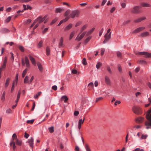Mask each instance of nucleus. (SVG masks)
Returning <instances> with one entry per match:
<instances>
[{
    "instance_id": "obj_1",
    "label": "nucleus",
    "mask_w": 151,
    "mask_h": 151,
    "mask_svg": "<svg viewBox=\"0 0 151 151\" xmlns=\"http://www.w3.org/2000/svg\"><path fill=\"white\" fill-rule=\"evenodd\" d=\"M146 118L147 121L145 122L146 128L147 129L151 128V108L147 111L146 115Z\"/></svg>"
},
{
    "instance_id": "obj_2",
    "label": "nucleus",
    "mask_w": 151,
    "mask_h": 151,
    "mask_svg": "<svg viewBox=\"0 0 151 151\" xmlns=\"http://www.w3.org/2000/svg\"><path fill=\"white\" fill-rule=\"evenodd\" d=\"M80 14V12L78 10H74L72 11L70 15V17L74 18L75 17H78Z\"/></svg>"
},
{
    "instance_id": "obj_3",
    "label": "nucleus",
    "mask_w": 151,
    "mask_h": 151,
    "mask_svg": "<svg viewBox=\"0 0 151 151\" xmlns=\"http://www.w3.org/2000/svg\"><path fill=\"white\" fill-rule=\"evenodd\" d=\"M22 65L24 66L25 65V64L27 67L29 68V67L30 65L29 63V59L27 57H25V60L23 59L22 60Z\"/></svg>"
},
{
    "instance_id": "obj_4",
    "label": "nucleus",
    "mask_w": 151,
    "mask_h": 151,
    "mask_svg": "<svg viewBox=\"0 0 151 151\" xmlns=\"http://www.w3.org/2000/svg\"><path fill=\"white\" fill-rule=\"evenodd\" d=\"M47 17V15L43 17H39L35 19V21L36 23H38L39 24L44 21Z\"/></svg>"
},
{
    "instance_id": "obj_5",
    "label": "nucleus",
    "mask_w": 151,
    "mask_h": 151,
    "mask_svg": "<svg viewBox=\"0 0 151 151\" xmlns=\"http://www.w3.org/2000/svg\"><path fill=\"white\" fill-rule=\"evenodd\" d=\"M139 8L140 7L139 6H134L131 10V12L132 13L134 14H139L140 12L139 10Z\"/></svg>"
},
{
    "instance_id": "obj_6",
    "label": "nucleus",
    "mask_w": 151,
    "mask_h": 151,
    "mask_svg": "<svg viewBox=\"0 0 151 151\" xmlns=\"http://www.w3.org/2000/svg\"><path fill=\"white\" fill-rule=\"evenodd\" d=\"M137 55H145L146 58H151V53L147 52H140L136 54Z\"/></svg>"
},
{
    "instance_id": "obj_7",
    "label": "nucleus",
    "mask_w": 151,
    "mask_h": 151,
    "mask_svg": "<svg viewBox=\"0 0 151 151\" xmlns=\"http://www.w3.org/2000/svg\"><path fill=\"white\" fill-rule=\"evenodd\" d=\"M111 35V32H110L109 34L107 33L104 36L105 39L103 42L104 44L105 43L110 39Z\"/></svg>"
},
{
    "instance_id": "obj_8",
    "label": "nucleus",
    "mask_w": 151,
    "mask_h": 151,
    "mask_svg": "<svg viewBox=\"0 0 151 151\" xmlns=\"http://www.w3.org/2000/svg\"><path fill=\"white\" fill-rule=\"evenodd\" d=\"M7 60V58L6 57L4 58V60L3 64V65L1 66L0 68V73H1V71L2 70L4 69L6 67V64Z\"/></svg>"
},
{
    "instance_id": "obj_9",
    "label": "nucleus",
    "mask_w": 151,
    "mask_h": 151,
    "mask_svg": "<svg viewBox=\"0 0 151 151\" xmlns=\"http://www.w3.org/2000/svg\"><path fill=\"white\" fill-rule=\"evenodd\" d=\"M133 111L135 114H138L140 113V109L139 107H134L133 108Z\"/></svg>"
},
{
    "instance_id": "obj_10",
    "label": "nucleus",
    "mask_w": 151,
    "mask_h": 151,
    "mask_svg": "<svg viewBox=\"0 0 151 151\" xmlns=\"http://www.w3.org/2000/svg\"><path fill=\"white\" fill-rule=\"evenodd\" d=\"M33 142L34 139L32 137L29 139L27 142H28L29 143V146L32 148H33Z\"/></svg>"
},
{
    "instance_id": "obj_11",
    "label": "nucleus",
    "mask_w": 151,
    "mask_h": 151,
    "mask_svg": "<svg viewBox=\"0 0 151 151\" xmlns=\"http://www.w3.org/2000/svg\"><path fill=\"white\" fill-rule=\"evenodd\" d=\"M145 29L144 27H141L137 28L134 30L133 32L134 33H137L142 31Z\"/></svg>"
},
{
    "instance_id": "obj_12",
    "label": "nucleus",
    "mask_w": 151,
    "mask_h": 151,
    "mask_svg": "<svg viewBox=\"0 0 151 151\" xmlns=\"http://www.w3.org/2000/svg\"><path fill=\"white\" fill-rule=\"evenodd\" d=\"M105 81L106 84L108 85H110L111 84V81L108 76H105Z\"/></svg>"
},
{
    "instance_id": "obj_13",
    "label": "nucleus",
    "mask_w": 151,
    "mask_h": 151,
    "mask_svg": "<svg viewBox=\"0 0 151 151\" xmlns=\"http://www.w3.org/2000/svg\"><path fill=\"white\" fill-rule=\"evenodd\" d=\"M63 44V37H61L60 40V42L59 43L58 47L60 48L64 46Z\"/></svg>"
},
{
    "instance_id": "obj_14",
    "label": "nucleus",
    "mask_w": 151,
    "mask_h": 151,
    "mask_svg": "<svg viewBox=\"0 0 151 151\" xmlns=\"http://www.w3.org/2000/svg\"><path fill=\"white\" fill-rule=\"evenodd\" d=\"M146 19V17H143L139 18H138L136 19H135L134 22L136 23L142 21Z\"/></svg>"
},
{
    "instance_id": "obj_15",
    "label": "nucleus",
    "mask_w": 151,
    "mask_h": 151,
    "mask_svg": "<svg viewBox=\"0 0 151 151\" xmlns=\"http://www.w3.org/2000/svg\"><path fill=\"white\" fill-rule=\"evenodd\" d=\"M135 120L137 123H141L144 121V119L141 117H140L136 118Z\"/></svg>"
},
{
    "instance_id": "obj_16",
    "label": "nucleus",
    "mask_w": 151,
    "mask_h": 151,
    "mask_svg": "<svg viewBox=\"0 0 151 151\" xmlns=\"http://www.w3.org/2000/svg\"><path fill=\"white\" fill-rule=\"evenodd\" d=\"M29 57L30 60L33 64L34 65H36V62L35 59L31 55H29Z\"/></svg>"
},
{
    "instance_id": "obj_17",
    "label": "nucleus",
    "mask_w": 151,
    "mask_h": 151,
    "mask_svg": "<svg viewBox=\"0 0 151 151\" xmlns=\"http://www.w3.org/2000/svg\"><path fill=\"white\" fill-rule=\"evenodd\" d=\"M149 33L148 32H145L142 33L140 35V37H145L149 36Z\"/></svg>"
},
{
    "instance_id": "obj_18",
    "label": "nucleus",
    "mask_w": 151,
    "mask_h": 151,
    "mask_svg": "<svg viewBox=\"0 0 151 151\" xmlns=\"http://www.w3.org/2000/svg\"><path fill=\"white\" fill-rule=\"evenodd\" d=\"M64 11V9L63 8H58L55 9V12L56 13H60Z\"/></svg>"
},
{
    "instance_id": "obj_19",
    "label": "nucleus",
    "mask_w": 151,
    "mask_h": 151,
    "mask_svg": "<svg viewBox=\"0 0 151 151\" xmlns=\"http://www.w3.org/2000/svg\"><path fill=\"white\" fill-rule=\"evenodd\" d=\"M61 101H64L65 103H66L68 100V99L66 96H63L61 97Z\"/></svg>"
},
{
    "instance_id": "obj_20",
    "label": "nucleus",
    "mask_w": 151,
    "mask_h": 151,
    "mask_svg": "<svg viewBox=\"0 0 151 151\" xmlns=\"http://www.w3.org/2000/svg\"><path fill=\"white\" fill-rule=\"evenodd\" d=\"M37 65L38 66V68L39 69V70L40 72H42L43 70V68L41 63L39 62L37 63Z\"/></svg>"
},
{
    "instance_id": "obj_21",
    "label": "nucleus",
    "mask_w": 151,
    "mask_h": 151,
    "mask_svg": "<svg viewBox=\"0 0 151 151\" xmlns=\"http://www.w3.org/2000/svg\"><path fill=\"white\" fill-rule=\"evenodd\" d=\"M10 78H8L6 79V82H5V84L4 86L5 88H7V87L8 86L9 84V82H10Z\"/></svg>"
},
{
    "instance_id": "obj_22",
    "label": "nucleus",
    "mask_w": 151,
    "mask_h": 151,
    "mask_svg": "<svg viewBox=\"0 0 151 151\" xmlns=\"http://www.w3.org/2000/svg\"><path fill=\"white\" fill-rule=\"evenodd\" d=\"M29 77L28 76H26L24 79V83L29 84Z\"/></svg>"
},
{
    "instance_id": "obj_23",
    "label": "nucleus",
    "mask_w": 151,
    "mask_h": 151,
    "mask_svg": "<svg viewBox=\"0 0 151 151\" xmlns=\"http://www.w3.org/2000/svg\"><path fill=\"white\" fill-rule=\"evenodd\" d=\"M10 145L11 146H12V145L13 149L14 150L16 147L15 142L11 141L10 143Z\"/></svg>"
},
{
    "instance_id": "obj_24",
    "label": "nucleus",
    "mask_w": 151,
    "mask_h": 151,
    "mask_svg": "<svg viewBox=\"0 0 151 151\" xmlns=\"http://www.w3.org/2000/svg\"><path fill=\"white\" fill-rule=\"evenodd\" d=\"M81 32H80L78 34V35L77 36V37L76 38V39H75L76 40H77L78 41H80V40H81L83 38L80 35H81Z\"/></svg>"
},
{
    "instance_id": "obj_25",
    "label": "nucleus",
    "mask_w": 151,
    "mask_h": 151,
    "mask_svg": "<svg viewBox=\"0 0 151 151\" xmlns=\"http://www.w3.org/2000/svg\"><path fill=\"white\" fill-rule=\"evenodd\" d=\"M141 5L142 6L144 7H150L151 6L150 4L145 3H142Z\"/></svg>"
},
{
    "instance_id": "obj_26",
    "label": "nucleus",
    "mask_w": 151,
    "mask_h": 151,
    "mask_svg": "<svg viewBox=\"0 0 151 151\" xmlns=\"http://www.w3.org/2000/svg\"><path fill=\"white\" fill-rule=\"evenodd\" d=\"M95 29L94 28H93L92 29L89 31L86 34V36H87L91 35Z\"/></svg>"
},
{
    "instance_id": "obj_27",
    "label": "nucleus",
    "mask_w": 151,
    "mask_h": 151,
    "mask_svg": "<svg viewBox=\"0 0 151 151\" xmlns=\"http://www.w3.org/2000/svg\"><path fill=\"white\" fill-rule=\"evenodd\" d=\"M16 144L17 145L21 146L22 144V141L20 140L17 139L15 141Z\"/></svg>"
},
{
    "instance_id": "obj_28",
    "label": "nucleus",
    "mask_w": 151,
    "mask_h": 151,
    "mask_svg": "<svg viewBox=\"0 0 151 151\" xmlns=\"http://www.w3.org/2000/svg\"><path fill=\"white\" fill-rule=\"evenodd\" d=\"M88 86H89L88 89L90 90L91 89L93 88V83L92 82L89 83L88 85Z\"/></svg>"
},
{
    "instance_id": "obj_29",
    "label": "nucleus",
    "mask_w": 151,
    "mask_h": 151,
    "mask_svg": "<svg viewBox=\"0 0 151 151\" xmlns=\"http://www.w3.org/2000/svg\"><path fill=\"white\" fill-rule=\"evenodd\" d=\"M72 24H69L65 28V30L67 31L70 29L72 27Z\"/></svg>"
},
{
    "instance_id": "obj_30",
    "label": "nucleus",
    "mask_w": 151,
    "mask_h": 151,
    "mask_svg": "<svg viewBox=\"0 0 151 151\" xmlns=\"http://www.w3.org/2000/svg\"><path fill=\"white\" fill-rule=\"evenodd\" d=\"M87 27V25L85 24L82 27L81 30V33H82L83 31L85 30Z\"/></svg>"
},
{
    "instance_id": "obj_31",
    "label": "nucleus",
    "mask_w": 151,
    "mask_h": 151,
    "mask_svg": "<svg viewBox=\"0 0 151 151\" xmlns=\"http://www.w3.org/2000/svg\"><path fill=\"white\" fill-rule=\"evenodd\" d=\"M69 18V17H65V18L61 21L60 22V23L61 24H62L63 22H65L66 21H67Z\"/></svg>"
},
{
    "instance_id": "obj_32",
    "label": "nucleus",
    "mask_w": 151,
    "mask_h": 151,
    "mask_svg": "<svg viewBox=\"0 0 151 151\" xmlns=\"http://www.w3.org/2000/svg\"><path fill=\"white\" fill-rule=\"evenodd\" d=\"M69 18V17H65V18L61 21L60 22V23L61 24H62L63 22H65L66 21H67Z\"/></svg>"
},
{
    "instance_id": "obj_33",
    "label": "nucleus",
    "mask_w": 151,
    "mask_h": 151,
    "mask_svg": "<svg viewBox=\"0 0 151 151\" xmlns=\"http://www.w3.org/2000/svg\"><path fill=\"white\" fill-rule=\"evenodd\" d=\"M69 18V17H65V18L61 21L60 22V23L61 24H62L63 22H65L66 21H67Z\"/></svg>"
},
{
    "instance_id": "obj_34",
    "label": "nucleus",
    "mask_w": 151,
    "mask_h": 151,
    "mask_svg": "<svg viewBox=\"0 0 151 151\" xmlns=\"http://www.w3.org/2000/svg\"><path fill=\"white\" fill-rule=\"evenodd\" d=\"M46 54L47 55H50V49L49 47H47L46 49Z\"/></svg>"
},
{
    "instance_id": "obj_35",
    "label": "nucleus",
    "mask_w": 151,
    "mask_h": 151,
    "mask_svg": "<svg viewBox=\"0 0 151 151\" xmlns=\"http://www.w3.org/2000/svg\"><path fill=\"white\" fill-rule=\"evenodd\" d=\"M27 69L26 68L23 72L22 73V77L23 78H24V77L25 75H26L27 72Z\"/></svg>"
},
{
    "instance_id": "obj_36",
    "label": "nucleus",
    "mask_w": 151,
    "mask_h": 151,
    "mask_svg": "<svg viewBox=\"0 0 151 151\" xmlns=\"http://www.w3.org/2000/svg\"><path fill=\"white\" fill-rule=\"evenodd\" d=\"M17 139V135L15 134H14L12 135V139L11 141H14V140L16 139V140Z\"/></svg>"
},
{
    "instance_id": "obj_37",
    "label": "nucleus",
    "mask_w": 151,
    "mask_h": 151,
    "mask_svg": "<svg viewBox=\"0 0 151 151\" xmlns=\"http://www.w3.org/2000/svg\"><path fill=\"white\" fill-rule=\"evenodd\" d=\"M85 148L86 151H91L90 148L88 144H86Z\"/></svg>"
},
{
    "instance_id": "obj_38",
    "label": "nucleus",
    "mask_w": 151,
    "mask_h": 151,
    "mask_svg": "<svg viewBox=\"0 0 151 151\" xmlns=\"http://www.w3.org/2000/svg\"><path fill=\"white\" fill-rule=\"evenodd\" d=\"M70 13V10H68L65 12L64 14V15L66 17H70L68 16V15Z\"/></svg>"
},
{
    "instance_id": "obj_39",
    "label": "nucleus",
    "mask_w": 151,
    "mask_h": 151,
    "mask_svg": "<svg viewBox=\"0 0 151 151\" xmlns=\"http://www.w3.org/2000/svg\"><path fill=\"white\" fill-rule=\"evenodd\" d=\"M41 93L42 92L41 91L38 92L37 94L35 95L34 96V98L35 99H38V97L40 95Z\"/></svg>"
},
{
    "instance_id": "obj_40",
    "label": "nucleus",
    "mask_w": 151,
    "mask_h": 151,
    "mask_svg": "<svg viewBox=\"0 0 151 151\" xmlns=\"http://www.w3.org/2000/svg\"><path fill=\"white\" fill-rule=\"evenodd\" d=\"M54 127L52 126L48 128V129L50 132L52 133L54 131Z\"/></svg>"
},
{
    "instance_id": "obj_41",
    "label": "nucleus",
    "mask_w": 151,
    "mask_h": 151,
    "mask_svg": "<svg viewBox=\"0 0 151 151\" xmlns=\"http://www.w3.org/2000/svg\"><path fill=\"white\" fill-rule=\"evenodd\" d=\"M42 40H41L38 44V47L39 48L41 47L42 46Z\"/></svg>"
},
{
    "instance_id": "obj_42",
    "label": "nucleus",
    "mask_w": 151,
    "mask_h": 151,
    "mask_svg": "<svg viewBox=\"0 0 151 151\" xmlns=\"http://www.w3.org/2000/svg\"><path fill=\"white\" fill-rule=\"evenodd\" d=\"M109 73L110 74L112 73V71L109 66H107L106 67Z\"/></svg>"
},
{
    "instance_id": "obj_43",
    "label": "nucleus",
    "mask_w": 151,
    "mask_h": 151,
    "mask_svg": "<svg viewBox=\"0 0 151 151\" xmlns=\"http://www.w3.org/2000/svg\"><path fill=\"white\" fill-rule=\"evenodd\" d=\"M148 136L147 134H142L141 137L140 138V139H145Z\"/></svg>"
},
{
    "instance_id": "obj_44",
    "label": "nucleus",
    "mask_w": 151,
    "mask_h": 151,
    "mask_svg": "<svg viewBox=\"0 0 151 151\" xmlns=\"http://www.w3.org/2000/svg\"><path fill=\"white\" fill-rule=\"evenodd\" d=\"M116 8L115 7H114L111 9L110 10V12L111 13H113L116 10Z\"/></svg>"
},
{
    "instance_id": "obj_45",
    "label": "nucleus",
    "mask_w": 151,
    "mask_h": 151,
    "mask_svg": "<svg viewBox=\"0 0 151 151\" xmlns=\"http://www.w3.org/2000/svg\"><path fill=\"white\" fill-rule=\"evenodd\" d=\"M75 33L74 31H73V32H72L70 33V38H69L70 40H71L72 38V37L74 36V35H75Z\"/></svg>"
},
{
    "instance_id": "obj_46",
    "label": "nucleus",
    "mask_w": 151,
    "mask_h": 151,
    "mask_svg": "<svg viewBox=\"0 0 151 151\" xmlns=\"http://www.w3.org/2000/svg\"><path fill=\"white\" fill-rule=\"evenodd\" d=\"M91 36H89L87 37L85 40V43L86 44L89 41V40L91 39Z\"/></svg>"
},
{
    "instance_id": "obj_47",
    "label": "nucleus",
    "mask_w": 151,
    "mask_h": 151,
    "mask_svg": "<svg viewBox=\"0 0 151 151\" xmlns=\"http://www.w3.org/2000/svg\"><path fill=\"white\" fill-rule=\"evenodd\" d=\"M102 65L101 63L100 62L98 63L96 66V68L97 69H99Z\"/></svg>"
},
{
    "instance_id": "obj_48",
    "label": "nucleus",
    "mask_w": 151,
    "mask_h": 151,
    "mask_svg": "<svg viewBox=\"0 0 151 151\" xmlns=\"http://www.w3.org/2000/svg\"><path fill=\"white\" fill-rule=\"evenodd\" d=\"M2 32L4 33H6V32H9V30L6 29V28H4L2 29Z\"/></svg>"
},
{
    "instance_id": "obj_49",
    "label": "nucleus",
    "mask_w": 151,
    "mask_h": 151,
    "mask_svg": "<svg viewBox=\"0 0 151 151\" xmlns=\"http://www.w3.org/2000/svg\"><path fill=\"white\" fill-rule=\"evenodd\" d=\"M117 68L119 71L121 73L122 71V69L121 66L119 65H118L117 66Z\"/></svg>"
},
{
    "instance_id": "obj_50",
    "label": "nucleus",
    "mask_w": 151,
    "mask_h": 151,
    "mask_svg": "<svg viewBox=\"0 0 151 151\" xmlns=\"http://www.w3.org/2000/svg\"><path fill=\"white\" fill-rule=\"evenodd\" d=\"M82 63L84 65H86L87 64L86 60L85 58H84L82 61Z\"/></svg>"
},
{
    "instance_id": "obj_51",
    "label": "nucleus",
    "mask_w": 151,
    "mask_h": 151,
    "mask_svg": "<svg viewBox=\"0 0 151 151\" xmlns=\"http://www.w3.org/2000/svg\"><path fill=\"white\" fill-rule=\"evenodd\" d=\"M19 49L22 52H23L24 51V47L22 46H19L18 47Z\"/></svg>"
},
{
    "instance_id": "obj_52",
    "label": "nucleus",
    "mask_w": 151,
    "mask_h": 151,
    "mask_svg": "<svg viewBox=\"0 0 151 151\" xmlns=\"http://www.w3.org/2000/svg\"><path fill=\"white\" fill-rule=\"evenodd\" d=\"M139 63L141 64H146V61L143 60H140L139 61Z\"/></svg>"
},
{
    "instance_id": "obj_53",
    "label": "nucleus",
    "mask_w": 151,
    "mask_h": 151,
    "mask_svg": "<svg viewBox=\"0 0 151 151\" xmlns=\"http://www.w3.org/2000/svg\"><path fill=\"white\" fill-rule=\"evenodd\" d=\"M11 17H8L5 20V22L6 23H8L11 20Z\"/></svg>"
},
{
    "instance_id": "obj_54",
    "label": "nucleus",
    "mask_w": 151,
    "mask_h": 151,
    "mask_svg": "<svg viewBox=\"0 0 151 151\" xmlns=\"http://www.w3.org/2000/svg\"><path fill=\"white\" fill-rule=\"evenodd\" d=\"M6 113L7 114H9L12 113V111L11 109H9L6 110Z\"/></svg>"
},
{
    "instance_id": "obj_55",
    "label": "nucleus",
    "mask_w": 151,
    "mask_h": 151,
    "mask_svg": "<svg viewBox=\"0 0 151 151\" xmlns=\"http://www.w3.org/2000/svg\"><path fill=\"white\" fill-rule=\"evenodd\" d=\"M84 122V120H82V119H80L78 121V124L81 125Z\"/></svg>"
},
{
    "instance_id": "obj_56",
    "label": "nucleus",
    "mask_w": 151,
    "mask_h": 151,
    "mask_svg": "<svg viewBox=\"0 0 151 151\" xmlns=\"http://www.w3.org/2000/svg\"><path fill=\"white\" fill-rule=\"evenodd\" d=\"M103 99V98L102 97H99L98 98H97L96 99V102H97L98 101L102 100Z\"/></svg>"
},
{
    "instance_id": "obj_57",
    "label": "nucleus",
    "mask_w": 151,
    "mask_h": 151,
    "mask_svg": "<svg viewBox=\"0 0 151 151\" xmlns=\"http://www.w3.org/2000/svg\"><path fill=\"white\" fill-rule=\"evenodd\" d=\"M116 55L117 57L119 58H121L122 57L121 53L120 52H116Z\"/></svg>"
},
{
    "instance_id": "obj_58",
    "label": "nucleus",
    "mask_w": 151,
    "mask_h": 151,
    "mask_svg": "<svg viewBox=\"0 0 151 151\" xmlns=\"http://www.w3.org/2000/svg\"><path fill=\"white\" fill-rule=\"evenodd\" d=\"M34 121V119H32L31 120H28L27 122V123H30V124H32L33 123Z\"/></svg>"
},
{
    "instance_id": "obj_59",
    "label": "nucleus",
    "mask_w": 151,
    "mask_h": 151,
    "mask_svg": "<svg viewBox=\"0 0 151 151\" xmlns=\"http://www.w3.org/2000/svg\"><path fill=\"white\" fill-rule=\"evenodd\" d=\"M140 68L139 67H137L134 70V71L136 73L138 72L140 70Z\"/></svg>"
},
{
    "instance_id": "obj_60",
    "label": "nucleus",
    "mask_w": 151,
    "mask_h": 151,
    "mask_svg": "<svg viewBox=\"0 0 151 151\" xmlns=\"http://www.w3.org/2000/svg\"><path fill=\"white\" fill-rule=\"evenodd\" d=\"M58 20V19L57 18L55 19H53L51 23V24H52L55 23Z\"/></svg>"
},
{
    "instance_id": "obj_61",
    "label": "nucleus",
    "mask_w": 151,
    "mask_h": 151,
    "mask_svg": "<svg viewBox=\"0 0 151 151\" xmlns=\"http://www.w3.org/2000/svg\"><path fill=\"white\" fill-rule=\"evenodd\" d=\"M14 84H15V82H13V83H12V86L11 89V91L12 92V91L14 89Z\"/></svg>"
},
{
    "instance_id": "obj_62",
    "label": "nucleus",
    "mask_w": 151,
    "mask_h": 151,
    "mask_svg": "<svg viewBox=\"0 0 151 151\" xmlns=\"http://www.w3.org/2000/svg\"><path fill=\"white\" fill-rule=\"evenodd\" d=\"M130 22V20H127L124 21L123 23V24L125 25L126 24H127L128 23H129Z\"/></svg>"
},
{
    "instance_id": "obj_63",
    "label": "nucleus",
    "mask_w": 151,
    "mask_h": 151,
    "mask_svg": "<svg viewBox=\"0 0 151 151\" xmlns=\"http://www.w3.org/2000/svg\"><path fill=\"white\" fill-rule=\"evenodd\" d=\"M134 151H144V150L143 149H141L139 148H138L135 149Z\"/></svg>"
},
{
    "instance_id": "obj_64",
    "label": "nucleus",
    "mask_w": 151,
    "mask_h": 151,
    "mask_svg": "<svg viewBox=\"0 0 151 151\" xmlns=\"http://www.w3.org/2000/svg\"><path fill=\"white\" fill-rule=\"evenodd\" d=\"M103 29L102 28V29L99 32V35L100 36H101V35L103 33Z\"/></svg>"
}]
</instances>
